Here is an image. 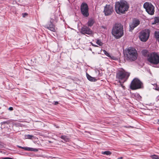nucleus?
I'll use <instances>...</instances> for the list:
<instances>
[{
	"instance_id": "f257e3e1",
	"label": "nucleus",
	"mask_w": 159,
	"mask_h": 159,
	"mask_svg": "<svg viewBox=\"0 0 159 159\" xmlns=\"http://www.w3.org/2000/svg\"><path fill=\"white\" fill-rule=\"evenodd\" d=\"M124 55L126 60L131 61L136 60L138 57L137 51L135 48L131 47L126 48L125 50Z\"/></svg>"
},
{
	"instance_id": "f03ea898",
	"label": "nucleus",
	"mask_w": 159,
	"mask_h": 159,
	"mask_svg": "<svg viewBox=\"0 0 159 159\" xmlns=\"http://www.w3.org/2000/svg\"><path fill=\"white\" fill-rule=\"evenodd\" d=\"M111 33L116 39H119L124 35L123 25L120 24H116L113 26Z\"/></svg>"
},
{
	"instance_id": "7ed1b4c3",
	"label": "nucleus",
	"mask_w": 159,
	"mask_h": 159,
	"mask_svg": "<svg viewBox=\"0 0 159 159\" xmlns=\"http://www.w3.org/2000/svg\"><path fill=\"white\" fill-rule=\"evenodd\" d=\"M129 75V73L125 71L122 69H120L117 72L116 78L118 79L122 88L124 87L122 84L127 80Z\"/></svg>"
},
{
	"instance_id": "20e7f679",
	"label": "nucleus",
	"mask_w": 159,
	"mask_h": 159,
	"mask_svg": "<svg viewBox=\"0 0 159 159\" xmlns=\"http://www.w3.org/2000/svg\"><path fill=\"white\" fill-rule=\"evenodd\" d=\"M129 8L127 3L125 1H121L116 3L115 10L118 14L124 13L128 10Z\"/></svg>"
},
{
	"instance_id": "39448f33",
	"label": "nucleus",
	"mask_w": 159,
	"mask_h": 159,
	"mask_svg": "<svg viewBox=\"0 0 159 159\" xmlns=\"http://www.w3.org/2000/svg\"><path fill=\"white\" fill-rule=\"evenodd\" d=\"M148 60L152 63L157 64L159 63V56L156 53L152 52L148 55Z\"/></svg>"
},
{
	"instance_id": "423d86ee",
	"label": "nucleus",
	"mask_w": 159,
	"mask_h": 159,
	"mask_svg": "<svg viewBox=\"0 0 159 159\" xmlns=\"http://www.w3.org/2000/svg\"><path fill=\"white\" fill-rule=\"evenodd\" d=\"M142 83L137 78H134L131 82L130 86L131 89L134 90L141 88Z\"/></svg>"
},
{
	"instance_id": "0eeeda50",
	"label": "nucleus",
	"mask_w": 159,
	"mask_h": 159,
	"mask_svg": "<svg viewBox=\"0 0 159 159\" xmlns=\"http://www.w3.org/2000/svg\"><path fill=\"white\" fill-rule=\"evenodd\" d=\"M143 7L149 14L150 15L154 14L155 12L154 7L151 3L145 2L143 5Z\"/></svg>"
},
{
	"instance_id": "6e6552de",
	"label": "nucleus",
	"mask_w": 159,
	"mask_h": 159,
	"mask_svg": "<svg viewBox=\"0 0 159 159\" xmlns=\"http://www.w3.org/2000/svg\"><path fill=\"white\" fill-rule=\"evenodd\" d=\"M150 31L148 29H145L139 33V37L140 40H148L149 38Z\"/></svg>"
},
{
	"instance_id": "1a4fd4ad",
	"label": "nucleus",
	"mask_w": 159,
	"mask_h": 159,
	"mask_svg": "<svg viewBox=\"0 0 159 159\" xmlns=\"http://www.w3.org/2000/svg\"><path fill=\"white\" fill-rule=\"evenodd\" d=\"M80 9L81 13L84 16L88 17L89 16V8L86 3H82L80 6Z\"/></svg>"
},
{
	"instance_id": "9d476101",
	"label": "nucleus",
	"mask_w": 159,
	"mask_h": 159,
	"mask_svg": "<svg viewBox=\"0 0 159 159\" xmlns=\"http://www.w3.org/2000/svg\"><path fill=\"white\" fill-rule=\"evenodd\" d=\"M113 11L112 7L110 5H107L104 7V12L106 16L111 14Z\"/></svg>"
},
{
	"instance_id": "9b49d317",
	"label": "nucleus",
	"mask_w": 159,
	"mask_h": 159,
	"mask_svg": "<svg viewBox=\"0 0 159 159\" xmlns=\"http://www.w3.org/2000/svg\"><path fill=\"white\" fill-rule=\"evenodd\" d=\"M140 22L138 20H134L132 23L129 25L130 31L133 30L139 24Z\"/></svg>"
},
{
	"instance_id": "f8f14e48",
	"label": "nucleus",
	"mask_w": 159,
	"mask_h": 159,
	"mask_svg": "<svg viewBox=\"0 0 159 159\" xmlns=\"http://www.w3.org/2000/svg\"><path fill=\"white\" fill-rule=\"evenodd\" d=\"M81 32L84 34H87L89 35L91 34L92 33L90 29L86 26H84L82 28Z\"/></svg>"
},
{
	"instance_id": "ddd939ff",
	"label": "nucleus",
	"mask_w": 159,
	"mask_h": 159,
	"mask_svg": "<svg viewBox=\"0 0 159 159\" xmlns=\"http://www.w3.org/2000/svg\"><path fill=\"white\" fill-rule=\"evenodd\" d=\"M46 26L47 28L51 31L55 32L56 30V28H55V26L51 22H50L49 24L47 25Z\"/></svg>"
},
{
	"instance_id": "4468645a",
	"label": "nucleus",
	"mask_w": 159,
	"mask_h": 159,
	"mask_svg": "<svg viewBox=\"0 0 159 159\" xmlns=\"http://www.w3.org/2000/svg\"><path fill=\"white\" fill-rule=\"evenodd\" d=\"M21 148L24 149L25 150L30 151H38V150L37 149L30 148L27 147H22Z\"/></svg>"
},
{
	"instance_id": "2eb2a0df",
	"label": "nucleus",
	"mask_w": 159,
	"mask_h": 159,
	"mask_svg": "<svg viewBox=\"0 0 159 159\" xmlns=\"http://www.w3.org/2000/svg\"><path fill=\"white\" fill-rule=\"evenodd\" d=\"M86 76L88 79L90 81L95 82L97 80L94 77H93L91 76L87 73H86Z\"/></svg>"
},
{
	"instance_id": "dca6fc26",
	"label": "nucleus",
	"mask_w": 159,
	"mask_h": 159,
	"mask_svg": "<svg viewBox=\"0 0 159 159\" xmlns=\"http://www.w3.org/2000/svg\"><path fill=\"white\" fill-rule=\"evenodd\" d=\"M94 22V20L92 18L89 19L88 22V25L89 26H92Z\"/></svg>"
},
{
	"instance_id": "f3484780",
	"label": "nucleus",
	"mask_w": 159,
	"mask_h": 159,
	"mask_svg": "<svg viewBox=\"0 0 159 159\" xmlns=\"http://www.w3.org/2000/svg\"><path fill=\"white\" fill-rule=\"evenodd\" d=\"M33 138H34V136L33 135L30 134L25 135V139H32Z\"/></svg>"
},
{
	"instance_id": "a211bd4d",
	"label": "nucleus",
	"mask_w": 159,
	"mask_h": 159,
	"mask_svg": "<svg viewBox=\"0 0 159 159\" xmlns=\"http://www.w3.org/2000/svg\"><path fill=\"white\" fill-rule=\"evenodd\" d=\"M153 20V22L152 23L153 24H156L159 22V17H155Z\"/></svg>"
},
{
	"instance_id": "6ab92c4d",
	"label": "nucleus",
	"mask_w": 159,
	"mask_h": 159,
	"mask_svg": "<svg viewBox=\"0 0 159 159\" xmlns=\"http://www.w3.org/2000/svg\"><path fill=\"white\" fill-rule=\"evenodd\" d=\"M61 139H63L65 142L68 141L69 140V139L66 136H64V135L61 136Z\"/></svg>"
},
{
	"instance_id": "aec40b11",
	"label": "nucleus",
	"mask_w": 159,
	"mask_h": 159,
	"mask_svg": "<svg viewBox=\"0 0 159 159\" xmlns=\"http://www.w3.org/2000/svg\"><path fill=\"white\" fill-rule=\"evenodd\" d=\"M142 53L143 56H146L148 55V52L147 50H144L142 51Z\"/></svg>"
},
{
	"instance_id": "412c9836",
	"label": "nucleus",
	"mask_w": 159,
	"mask_h": 159,
	"mask_svg": "<svg viewBox=\"0 0 159 159\" xmlns=\"http://www.w3.org/2000/svg\"><path fill=\"white\" fill-rule=\"evenodd\" d=\"M102 153L104 155H110L111 154V152L109 151H106L102 152Z\"/></svg>"
},
{
	"instance_id": "4be33fe9",
	"label": "nucleus",
	"mask_w": 159,
	"mask_h": 159,
	"mask_svg": "<svg viewBox=\"0 0 159 159\" xmlns=\"http://www.w3.org/2000/svg\"><path fill=\"white\" fill-rule=\"evenodd\" d=\"M152 159H159V157L156 155H153L150 156Z\"/></svg>"
},
{
	"instance_id": "5701e85b",
	"label": "nucleus",
	"mask_w": 159,
	"mask_h": 159,
	"mask_svg": "<svg viewBox=\"0 0 159 159\" xmlns=\"http://www.w3.org/2000/svg\"><path fill=\"white\" fill-rule=\"evenodd\" d=\"M103 52L104 54L105 55H106V56H107L108 57L112 58V57H111V56L109 54V53H108L106 50H103Z\"/></svg>"
},
{
	"instance_id": "b1692460",
	"label": "nucleus",
	"mask_w": 159,
	"mask_h": 159,
	"mask_svg": "<svg viewBox=\"0 0 159 159\" xmlns=\"http://www.w3.org/2000/svg\"><path fill=\"white\" fill-rule=\"evenodd\" d=\"M96 43L99 46H101L103 44V43L101 41V40H97Z\"/></svg>"
},
{
	"instance_id": "393cba45",
	"label": "nucleus",
	"mask_w": 159,
	"mask_h": 159,
	"mask_svg": "<svg viewBox=\"0 0 159 159\" xmlns=\"http://www.w3.org/2000/svg\"><path fill=\"white\" fill-rule=\"evenodd\" d=\"M155 35L156 38L159 39V32H155Z\"/></svg>"
},
{
	"instance_id": "a878e982",
	"label": "nucleus",
	"mask_w": 159,
	"mask_h": 159,
	"mask_svg": "<svg viewBox=\"0 0 159 159\" xmlns=\"http://www.w3.org/2000/svg\"><path fill=\"white\" fill-rule=\"evenodd\" d=\"M2 159H12V158L8 157H5L3 158H2Z\"/></svg>"
},
{
	"instance_id": "bb28decb",
	"label": "nucleus",
	"mask_w": 159,
	"mask_h": 159,
	"mask_svg": "<svg viewBox=\"0 0 159 159\" xmlns=\"http://www.w3.org/2000/svg\"><path fill=\"white\" fill-rule=\"evenodd\" d=\"M23 17H25V16L27 15V14L26 13H23L22 14Z\"/></svg>"
},
{
	"instance_id": "cd10ccee",
	"label": "nucleus",
	"mask_w": 159,
	"mask_h": 159,
	"mask_svg": "<svg viewBox=\"0 0 159 159\" xmlns=\"http://www.w3.org/2000/svg\"><path fill=\"white\" fill-rule=\"evenodd\" d=\"M13 109V107H10L9 108V110L10 111H12Z\"/></svg>"
},
{
	"instance_id": "c85d7f7f",
	"label": "nucleus",
	"mask_w": 159,
	"mask_h": 159,
	"mask_svg": "<svg viewBox=\"0 0 159 159\" xmlns=\"http://www.w3.org/2000/svg\"><path fill=\"white\" fill-rule=\"evenodd\" d=\"M91 44H92L93 46H94V47H98V46H97V45H95V44H93V43H91Z\"/></svg>"
},
{
	"instance_id": "c756f323",
	"label": "nucleus",
	"mask_w": 159,
	"mask_h": 159,
	"mask_svg": "<svg viewBox=\"0 0 159 159\" xmlns=\"http://www.w3.org/2000/svg\"><path fill=\"white\" fill-rule=\"evenodd\" d=\"M58 102H55L54 103V105H57L58 104Z\"/></svg>"
},
{
	"instance_id": "7c9ffc66",
	"label": "nucleus",
	"mask_w": 159,
	"mask_h": 159,
	"mask_svg": "<svg viewBox=\"0 0 159 159\" xmlns=\"http://www.w3.org/2000/svg\"><path fill=\"white\" fill-rule=\"evenodd\" d=\"M123 158L122 157H120L119 158H117V159H122Z\"/></svg>"
},
{
	"instance_id": "2f4dec72",
	"label": "nucleus",
	"mask_w": 159,
	"mask_h": 159,
	"mask_svg": "<svg viewBox=\"0 0 159 159\" xmlns=\"http://www.w3.org/2000/svg\"><path fill=\"white\" fill-rule=\"evenodd\" d=\"M17 147L19 148H22V147L20 146H18Z\"/></svg>"
},
{
	"instance_id": "473e14b6",
	"label": "nucleus",
	"mask_w": 159,
	"mask_h": 159,
	"mask_svg": "<svg viewBox=\"0 0 159 159\" xmlns=\"http://www.w3.org/2000/svg\"><path fill=\"white\" fill-rule=\"evenodd\" d=\"M125 127H127V128L132 127H131V126H128V127H126V126H125Z\"/></svg>"
},
{
	"instance_id": "72a5a7b5",
	"label": "nucleus",
	"mask_w": 159,
	"mask_h": 159,
	"mask_svg": "<svg viewBox=\"0 0 159 159\" xmlns=\"http://www.w3.org/2000/svg\"><path fill=\"white\" fill-rule=\"evenodd\" d=\"M157 123L159 124V119L158 120Z\"/></svg>"
},
{
	"instance_id": "f704fd0d",
	"label": "nucleus",
	"mask_w": 159,
	"mask_h": 159,
	"mask_svg": "<svg viewBox=\"0 0 159 159\" xmlns=\"http://www.w3.org/2000/svg\"><path fill=\"white\" fill-rule=\"evenodd\" d=\"M141 41H144V42H146L147 40H141Z\"/></svg>"
},
{
	"instance_id": "c9c22d12",
	"label": "nucleus",
	"mask_w": 159,
	"mask_h": 159,
	"mask_svg": "<svg viewBox=\"0 0 159 159\" xmlns=\"http://www.w3.org/2000/svg\"><path fill=\"white\" fill-rule=\"evenodd\" d=\"M157 130H158V131H159V127L158 128Z\"/></svg>"
},
{
	"instance_id": "e433bc0d",
	"label": "nucleus",
	"mask_w": 159,
	"mask_h": 159,
	"mask_svg": "<svg viewBox=\"0 0 159 159\" xmlns=\"http://www.w3.org/2000/svg\"><path fill=\"white\" fill-rule=\"evenodd\" d=\"M0 108H1L0 107Z\"/></svg>"
}]
</instances>
